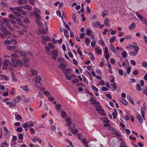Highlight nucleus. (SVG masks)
Returning <instances> with one entry per match:
<instances>
[{
    "label": "nucleus",
    "mask_w": 147,
    "mask_h": 147,
    "mask_svg": "<svg viewBox=\"0 0 147 147\" xmlns=\"http://www.w3.org/2000/svg\"><path fill=\"white\" fill-rule=\"evenodd\" d=\"M11 61L10 65L13 67H15L17 66L21 67L23 65V63L20 60H16L15 59H12Z\"/></svg>",
    "instance_id": "nucleus-1"
},
{
    "label": "nucleus",
    "mask_w": 147,
    "mask_h": 147,
    "mask_svg": "<svg viewBox=\"0 0 147 147\" xmlns=\"http://www.w3.org/2000/svg\"><path fill=\"white\" fill-rule=\"evenodd\" d=\"M41 80V78L40 76H37L34 79L33 81H34L35 82L36 84H39V85L37 86L38 88H40L42 86V84L40 83Z\"/></svg>",
    "instance_id": "nucleus-2"
},
{
    "label": "nucleus",
    "mask_w": 147,
    "mask_h": 147,
    "mask_svg": "<svg viewBox=\"0 0 147 147\" xmlns=\"http://www.w3.org/2000/svg\"><path fill=\"white\" fill-rule=\"evenodd\" d=\"M34 11L33 13L35 17L38 19L40 20L41 18L39 13H38V12H39L40 13V12L39 11V10L36 7H34Z\"/></svg>",
    "instance_id": "nucleus-3"
},
{
    "label": "nucleus",
    "mask_w": 147,
    "mask_h": 147,
    "mask_svg": "<svg viewBox=\"0 0 147 147\" xmlns=\"http://www.w3.org/2000/svg\"><path fill=\"white\" fill-rule=\"evenodd\" d=\"M11 64V63H10L9 60L6 59L3 62L4 65L2 68V69L3 70L7 69L9 67V65H10Z\"/></svg>",
    "instance_id": "nucleus-4"
},
{
    "label": "nucleus",
    "mask_w": 147,
    "mask_h": 147,
    "mask_svg": "<svg viewBox=\"0 0 147 147\" xmlns=\"http://www.w3.org/2000/svg\"><path fill=\"white\" fill-rule=\"evenodd\" d=\"M41 37L42 40V42L44 44H46V42L49 40L50 41H51L50 38L48 36H42Z\"/></svg>",
    "instance_id": "nucleus-5"
},
{
    "label": "nucleus",
    "mask_w": 147,
    "mask_h": 147,
    "mask_svg": "<svg viewBox=\"0 0 147 147\" xmlns=\"http://www.w3.org/2000/svg\"><path fill=\"white\" fill-rule=\"evenodd\" d=\"M22 99V97L20 96L19 95L17 97L13 98V101L14 103H18Z\"/></svg>",
    "instance_id": "nucleus-6"
},
{
    "label": "nucleus",
    "mask_w": 147,
    "mask_h": 147,
    "mask_svg": "<svg viewBox=\"0 0 147 147\" xmlns=\"http://www.w3.org/2000/svg\"><path fill=\"white\" fill-rule=\"evenodd\" d=\"M51 52L53 55V58L55 60H56L57 56V53L54 50H51Z\"/></svg>",
    "instance_id": "nucleus-7"
},
{
    "label": "nucleus",
    "mask_w": 147,
    "mask_h": 147,
    "mask_svg": "<svg viewBox=\"0 0 147 147\" xmlns=\"http://www.w3.org/2000/svg\"><path fill=\"white\" fill-rule=\"evenodd\" d=\"M136 15L138 18H139L141 20L143 21L144 20H145V18H143L141 14L139 13L138 12H136L135 13Z\"/></svg>",
    "instance_id": "nucleus-8"
},
{
    "label": "nucleus",
    "mask_w": 147,
    "mask_h": 147,
    "mask_svg": "<svg viewBox=\"0 0 147 147\" xmlns=\"http://www.w3.org/2000/svg\"><path fill=\"white\" fill-rule=\"evenodd\" d=\"M27 1L26 0H18L17 3L19 5H22L27 3Z\"/></svg>",
    "instance_id": "nucleus-9"
},
{
    "label": "nucleus",
    "mask_w": 147,
    "mask_h": 147,
    "mask_svg": "<svg viewBox=\"0 0 147 147\" xmlns=\"http://www.w3.org/2000/svg\"><path fill=\"white\" fill-rule=\"evenodd\" d=\"M22 8H23L26 10L30 11L32 10V8L30 5H23L22 6Z\"/></svg>",
    "instance_id": "nucleus-10"
},
{
    "label": "nucleus",
    "mask_w": 147,
    "mask_h": 147,
    "mask_svg": "<svg viewBox=\"0 0 147 147\" xmlns=\"http://www.w3.org/2000/svg\"><path fill=\"white\" fill-rule=\"evenodd\" d=\"M30 71L32 74V75H31V76H33L34 75L36 76L38 74V72L35 69H31Z\"/></svg>",
    "instance_id": "nucleus-11"
},
{
    "label": "nucleus",
    "mask_w": 147,
    "mask_h": 147,
    "mask_svg": "<svg viewBox=\"0 0 147 147\" xmlns=\"http://www.w3.org/2000/svg\"><path fill=\"white\" fill-rule=\"evenodd\" d=\"M31 139L32 140V141L34 142H35L37 141L40 143H42L41 140L40 138L34 137L33 139Z\"/></svg>",
    "instance_id": "nucleus-12"
},
{
    "label": "nucleus",
    "mask_w": 147,
    "mask_h": 147,
    "mask_svg": "<svg viewBox=\"0 0 147 147\" xmlns=\"http://www.w3.org/2000/svg\"><path fill=\"white\" fill-rule=\"evenodd\" d=\"M39 30L40 32L43 34H46L48 31V28H47V29L45 30L44 29L40 28L39 29Z\"/></svg>",
    "instance_id": "nucleus-13"
},
{
    "label": "nucleus",
    "mask_w": 147,
    "mask_h": 147,
    "mask_svg": "<svg viewBox=\"0 0 147 147\" xmlns=\"http://www.w3.org/2000/svg\"><path fill=\"white\" fill-rule=\"evenodd\" d=\"M136 117L140 123H142L143 122V119L140 114L137 113L136 115Z\"/></svg>",
    "instance_id": "nucleus-14"
},
{
    "label": "nucleus",
    "mask_w": 147,
    "mask_h": 147,
    "mask_svg": "<svg viewBox=\"0 0 147 147\" xmlns=\"http://www.w3.org/2000/svg\"><path fill=\"white\" fill-rule=\"evenodd\" d=\"M117 112L116 109H114V112L112 113L113 118L114 119H116L117 118Z\"/></svg>",
    "instance_id": "nucleus-15"
},
{
    "label": "nucleus",
    "mask_w": 147,
    "mask_h": 147,
    "mask_svg": "<svg viewBox=\"0 0 147 147\" xmlns=\"http://www.w3.org/2000/svg\"><path fill=\"white\" fill-rule=\"evenodd\" d=\"M7 49L9 51H13L16 49V47L14 46H9L7 47Z\"/></svg>",
    "instance_id": "nucleus-16"
},
{
    "label": "nucleus",
    "mask_w": 147,
    "mask_h": 147,
    "mask_svg": "<svg viewBox=\"0 0 147 147\" xmlns=\"http://www.w3.org/2000/svg\"><path fill=\"white\" fill-rule=\"evenodd\" d=\"M110 49L115 54L116 53V51L113 45L111 44L110 45Z\"/></svg>",
    "instance_id": "nucleus-17"
},
{
    "label": "nucleus",
    "mask_w": 147,
    "mask_h": 147,
    "mask_svg": "<svg viewBox=\"0 0 147 147\" xmlns=\"http://www.w3.org/2000/svg\"><path fill=\"white\" fill-rule=\"evenodd\" d=\"M63 71L66 76L68 75L70 73V71H71V69H67L65 70H63Z\"/></svg>",
    "instance_id": "nucleus-18"
},
{
    "label": "nucleus",
    "mask_w": 147,
    "mask_h": 147,
    "mask_svg": "<svg viewBox=\"0 0 147 147\" xmlns=\"http://www.w3.org/2000/svg\"><path fill=\"white\" fill-rule=\"evenodd\" d=\"M119 100L121 103L125 105H127L128 104V102L125 99L121 98L119 99Z\"/></svg>",
    "instance_id": "nucleus-19"
},
{
    "label": "nucleus",
    "mask_w": 147,
    "mask_h": 147,
    "mask_svg": "<svg viewBox=\"0 0 147 147\" xmlns=\"http://www.w3.org/2000/svg\"><path fill=\"white\" fill-rule=\"evenodd\" d=\"M95 52L98 54H100L102 52L101 49H99L98 47H96L95 49Z\"/></svg>",
    "instance_id": "nucleus-20"
},
{
    "label": "nucleus",
    "mask_w": 147,
    "mask_h": 147,
    "mask_svg": "<svg viewBox=\"0 0 147 147\" xmlns=\"http://www.w3.org/2000/svg\"><path fill=\"white\" fill-rule=\"evenodd\" d=\"M109 19L108 18H106L105 19L104 22V24L106 26L108 27L109 25Z\"/></svg>",
    "instance_id": "nucleus-21"
},
{
    "label": "nucleus",
    "mask_w": 147,
    "mask_h": 147,
    "mask_svg": "<svg viewBox=\"0 0 147 147\" xmlns=\"http://www.w3.org/2000/svg\"><path fill=\"white\" fill-rule=\"evenodd\" d=\"M65 77L67 79L71 80L72 78H75V76L73 74H71L69 76H66Z\"/></svg>",
    "instance_id": "nucleus-22"
},
{
    "label": "nucleus",
    "mask_w": 147,
    "mask_h": 147,
    "mask_svg": "<svg viewBox=\"0 0 147 147\" xmlns=\"http://www.w3.org/2000/svg\"><path fill=\"white\" fill-rule=\"evenodd\" d=\"M127 99L131 102V103L132 105H134V103L133 102V100L132 99V98L131 97V96L129 95H127Z\"/></svg>",
    "instance_id": "nucleus-23"
},
{
    "label": "nucleus",
    "mask_w": 147,
    "mask_h": 147,
    "mask_svg": "<svg viewBox=\"0 0 147 147\" xmlns=\"http://www.w3.org/2000/svg\"><path fill=\"white\" fill-rule=\"evenodd\" d=\"M90 101L92 102V104L93 105H98V102H97L96 100L93 98H91Z\"/></svg>",
    "instance_id": "nucleus-24"
},
{
    "label": "nucleus",
    "mask_w": 147,
    "mask_h": 147,
    "mask_svg": "<svg viewBox=\"0 0 147 147\" xmlns=\"http://www.w3.org/2000/svg\"><path fill=\"white\" fill-rule=\"evenodd\" d=\"M10 57L12 58V59H18L19 57L16 54H11L10 56Z\"/></svg>",
    "instance_id": "nucleus-25"
},
{
    "label": "nucleus",
    "mask_w": 147,
    "mask_h": 147,
    "mask_svg": "<svg viewBox=\"0 0 147 147\" xmlns=\"http://www.w3.org/2000/svg\"><path fill=\"white\" fill-rule=\"evenodd\" d=\"M59 67L61 69H64L66 67L65 65L63 63H61L59 64Z\"/></svg>",
    "instance_id": "nucleus-26"
},
{
    "label": "nucleus",
    "mask_w": 147,
    "mask_h": 147,
    "mask_svg": "<svg viewBox=\"0 0 147 147\" xmlns=\"http://www.w3.org/2000/svg\"><path fill=\"white\" fill-rule=\"evenodd\" d=\"M136 27V24L135 23H133L131 24L129 28L130 30H132L134 28Z\"/></svg>",
    "instance_id": "nucleus-27"
},
{
    "label": "nucleus",
    "mask_w": 147,
    "mask_h": 147,
    "mask_svg": "<svg viewBox=\"0 0 147 147\" xmlns=\"http://www.w3.org/2000/svg\"><path fill=\"white\" fill-rule=\"evenodd\" d=\"M98 44L99 45L103 46L105 45V43L103 40L100 39L98 40Z\"/></svg>",
    "instance_id": "nucleus-28"
},
{
    "label": "nucleus",
    "mask_w": 147,
    "mask_h": 147,
    "mask_svg": "<svg viewBox=\"0 0 147 147\" xmlns=\"http://www.w3.org/2000/svg\"><path fill=\"white\" fill-rule=\"evenodd\" d=\"M13 13L16 16L20 17H21V14L18 12L13 11Z\"/></svg>",
    "instance_id": "nucleus-29"
},
{
    "label": "nucleus",
    "mask_w": 147,
    "mask_h": 147,
    "mask_svg": "<svg viewBox=\"0 0 147 147\" xmlns=\"http://www.w3.org/2000/svg\"><path fill=\"white\" fill-rule=\"evenodd\" d=\"M71 119L69 117H67L66 119V121L68 123L67 125L69 126L71 124Z\"/></svg>",
    "instance_id": "nucleus-30"
},
{
    "label": "nucleus",
    "mask_w": 147,
    "mask_h": 147,
    "mask_svg": "<svg viewBox=\"0 0 147 147\" xmlns=\"http://www.w3.org/2000/svg\"><path fill=\"white\" fill-rule=\"evenodd\" d=\"M22 6H18L15 7V9L18 12H21L22 10Z\"/></svg>",
    "instance_id": "nucleus-31"
},
{
    "label": "nucleus",
    "mask_w": 147,
    "mask_h": 147,
    "mask_svg": "<svg viewBox=\"0 0 147 147\" xmlns=\"http://www.w3.org/2000/svg\"><path fill=\"white\" fill-rule=\"evenodd\" d=\"M6 104L7 105H10V106H12L13 107H14L16 106V104L14 103H13L12 102H6Z\"/></svg>",
    "instance_id": "nucleus-32"
},
{
    "label": "nucleus",
    "mask_w": 147,
    "mask_h": 147,
    "mask_svg": "<svg viewBox=\"0 0 147 147\" xmlns=\"http://www.w3.org/2000/svg\"><path fill=\"white\" fill-rule=\"evenodd\" d=\"M61 116L63 118L67 117V113L64 111H61Z\"/></svg>",
    "instance_id": "nucleus-33"
},
{
    "label": "nucleus",
    "mask_w": 147,
    "mask_h": 147,
    "mask_svg": "<svg viewBox=\"0 0 147 147\" xmlns=\"http://www.w3.org/2000/svg\"><path fill=\"white\" fill-rule=\"evenodd\" d=\"M116 39V37L113 36L111 37L109 40V42L110 43H112Z\"/></svg>",
    "instance_id": "nucleus-34"
},
{
    "label": "nucleus",
    "mask_w": 147,
    "mask_h": 147,
    "mask_svg": "<svg viewBox=\"0 0 147 147\" xmlns=\"http://www.w3.org/2000/svg\"><path fill=\"white\" fill-rule=\"evenodd\" d=\"M64 34L66 37V38H67L69 37V34H68V31L66 30V29H65L64 30Z\"/></svg>",
    "instance_id": "nucleus-35"
},
{
    "label": "nucleus",
    "mask_w": 147,
    "mask_h": 147,
    "mask_svg": "<svg viewBox=\"0 0 147 147\" xmlns=\"http://www.w3.org/2000/svg\"><path fill=\"white\" fill-rule=\"evenodd\" d=\"M7 30V28L6 27L4 26H2L1 28V30L3 32V33Z\"/></svg>",
    "instance_id": "nucleus-36"
},
{
    "label": "nucleus",
    "mask_w": 147,
    "mask_h": 147,
    "mask_svg": "<svg viewBox=\"0 0 147 147\" xmlns=\"http://www.w3.org/2000/svg\"><path fill=\"white\" fill-rule=\"evenodd\" d=\"M20 54L21 56L23 57L26 56L27 55L26 53L22 51H20Z\"/></svg>",
    "instance_id": "nucleus-37"
},
{
    "label": "nucleus",
    "mask_w": 147,
    "mask_h": 147,
    "mask_svg": "<svg viewBox=\"0 0 147 147\" xmlns=\"http://www.w3.org/2000/svg\"><path fill=\"white\" fill-rule=\"evenodd\" d=\"M23 90L26 92H28L29 91V90L28 89V87L27 86H25L22 88Z\"/></svg>",
    "instance_id": "nucleus-38"
},
{
    "label": "nucleus",
    "mask_w": 147,
    "mask_h": 147,
    "mask_svg": "<svg viewBox=\"0 0 147 147\" xmlns=\"http://www.w3.org/2000/svg\"><path fill=\"white\" fill-rule=\"evenodd\" d=\"M122 56L124 58L126 57L127 53L125 51H124L121 54Z\"/></svg>",
    "instance_id": "nucleus-39"
},
{
    "label": "nucleus",
    "mask_w": 147,
    "mask_h": 147,
    "mask_svg": "<svg viewBox=\"0 0 147 147\" xmlns=\"http://www.w3.org/2000/svg\"><path fill=\"white\" fill-rule=\"evenodd\" d=\"M142 91H143L144 93L146 94V95H147V86H145L144 88V90H142Z\"/></svg>",
    "instance_id": "nucleus-40"
},
{
    "label": "nucleus",
    "mask_w": 147,
    "mask_h": 147,
    "mask_svg": "<svg viewBox=\"0 0 147 147\" xmlns=\"http://www.w3.org/2000/svg\"><path fill=\"white\" fill-rule=\"evenodd\" d=\"M90 40L89 38L86 37L85 38V42L86 44H88L90 42Z\"/></svg>",
    "instance_id": "nucleus-41"
},
{
    "label": "nucleus",
    "mask_w": 147,
    "mask_h": 147,
    "mask_svg": "<svg viewBox=\"0 0 147 147\" xmlns=\"http://www.w3.org/2000/svg\"><path fill=\"white\" fill-rule=\"evenodd\" d=\"M76 127V125L75 124L73 123L69 127V129L70 130H73Z\"/></svg>",
    "instance_id": "nucleus-42"
},
{
    "label": "nucleus",
    "mask_w": 147,
    "mask_h": 147,
    "mask_svg": "<svg viewBox=\"0 0 147 147\" xmlns=\"http://www.w3.org/2000/svg\"><path fill=\"white\" fill-rule=\"evenodd\" d=\"M37 24H38V26L40 27H42L43 26V25L42 23L39 20H38L37 21Z\"/></svg>",
    "instance_id": "nucleus-43"
},
{
    "label": "nucleus",
    "mask_w": 147,
    "mask_h": 147,
    "mask_svg": "<svg viewBox=\"0 0 147 147\" xmlns=\"http://www.w3.org/2000/svg\"><path fill=\"white\" fill-rule=\"evenodd\" d=\"M88 55L90 56V59L92 61L94 60L95 59V58L94 55L91 53L88 54Z\"/></svg>",
    "instance_id": "nucleus-44"
},
{
    "label": "nucleus",
    "mask_w": 147,
    "mask_h": 147,
    "mask_svg": "<svg viewBox=\"0 0 147 147\" xmlns=\"http://www.w3.org/2000/svg\"><path fill=\"white\" fill-rule=\"evenodd\" d=\"M0 4L1 5H2L3 7H7V5L5 3L1 1L0 3Z\"/></svg>",
    "instance_id": "nucleus-45"
},
{
    "label": "nucleus",
    "mask_w": 147,
    "mask_h": 147,
    "mask_svg": "<svg viewBox=\"0 0 147 147\" xmlns=\"http://www.w3.org/2000/svg\"><path fill=\"white\" fill-rule=\"evenodd\" d=\"M72 18L73 20L74 21V22H76V14L74 13H73L72 15Z\"/></svg>",
    "instance_id": "nucleus-46"
},
{
    "label": "nucleus",
    "mask_w": 147,
    "mask_h": 147,
    "mask_svg": "<svg viewBox=\"0 0 147 147\" xmlns=\"http://www.w3.org/2000/svg\"><path fill=\"white\" fill-rule=\"evenodd\" d=\"M108 13V11H103L102 14V16L103 17L106 16V15Z\"/></svg>",
    "instance_id": "nucleus-47"
},
{
    "label": "nucleus",
    "mask_w": 147,
    "mask_h": 147,
    "mask_svg": "<svg viewBox=\"0 0 147 147\" xmlns=\"http://www.w3.org/2000/svg\"><path fill=\"white\" fill-rule=\"evenodd\" d=\"M73 83L76 84L78 83L79 82V81L78 79H75L72 80Z\"/></svg>",
    "instance_id": "nucleus-48"
},
{
    "label": "nucleus",
    "mask_w": 147,
    "mask_h": 147,
    "mask_svg": "<svg viewBox=\"0 0 147 147\" xmlns=\"http://www.w3.org/2000/svg\"><path fill=\"white\" fill-rule=\"evenodd\" d=\"M9 18L11 19H14L15 18V17L14 16V15L12 14H10L9 16Z\"/></svg>",
    "instance_id": "nucleus-49"
},
{
    "label": "nucleus",
    "mask_w": 147,
    "mask_h": 147,
    "mask_svg": "<svg viewBox=\"0 0 147 147\" xmlns=\"http://www.w3.org/2000/svg\"><path fill=\"white\" fill-rule=\"evenodd\" d=\"M9 42H10L9 40H6L4 41L3 43L5 45H10Z\"/></svg>",
    "instance_id": "nucleus-50"
},
{
    "label": "nucleus",
    "mask_w": 147,
    "mask_h": 147,
    "mask_svg": "<svg viewBox=\"0 0 147 147\" xmlns=\"http://www.w3.org/2000/svg\"><path fill=\"white\" fill-rule=\"evenodd\" d=\"M108 89L105 87L103 86L101 88V91H108Z\"/></svg>",
    "instance_id": "nucleus-51"
},
{
    "label": "nucleus",
    "mask_w": 147,
    "mask_h": 147,
    "mask_svg": "<svg viewBox=\"0 0 147 147\" xmlns=\"http://www.w3.org/2000/svg\"><path fill=\"white\" fill-rule=\"evenodd\" d=\"M96 25L98 26L100 28H102L104 26V25H100V22L99 21H97L96 23Z\"/></svg>",
    "instance_id": "nucleus-52"
},
{
    "label": "nucleus",
    "mask_w": 147,
    "mask_h": 147,
    "mask_svg": "<svg viewBox=\"0 0 147 147\" xmlns=\"http://www.w3.org/2000/svg\"><path fill=\"white\" fill-rule=\"evenodd\" d=\"M56 108L57 110L60 111L61 108V105L60 104H57L56 105Z\"/></svg>",
    "instance_id": "nucleus-53"
},
{
    "label": "nucleus",
    "mask_w": 147,
    "mask_h": 147,
    "mask_svg": "<svg viewBox=\"0 0 147 147\" xmlns=\"http://www.w3.org/2000/svg\"><path fill=\"white\" fill-rule=\"evenodd\" d=\"M43 93L45 95H47V96H50L51 95L50 93L48 91H44L43 92Z\"/></svg>",
    "instance_id": "nucleus-54"
},
{
    "label": "nucleus",
    "mask_w": 147,
    "mask_h": 147,
    "mask_svg": "<svg viewBox=\"0 0 147 147\" xmlns=\"http://www.w3.org/2000/svg\"><path fill=\"white\" fill-rule=\"evenodd\" d=\"M4 34L6 35H10L11 34V32L7 31V30L4 33Z\"/></svg>",
    "instance_id": "nucleus-55"
},
{
    "label": "nucleus",
    "mask_w": 147,
    "mask_h": 147,
    "mask_svg": "<svg viewBox=\"0 0 147 147\" xmlns=\"http://www.w3.org/2000/svg\"><path fill=\"white\" fill-rule=\"evenodd\" d=\"M137 54V52H132L129 53V54L131 56H135Z\"/></svg>",
    "instance_id": "nucleus-56"
},
{
    "label": "nucleus",
    "mask_w": 147,
    "mask_h": 147,
    "mask_svg": "<svg viewBox=\"0 0 147 147\" xmlns=\"http://www.w3.org/2000/svg\"><path fill=\"white\" fill-rule=\"evenodd\" d=\"M23 61L24 63H26L29 62V60L28 58H26L23 59Z\"/></svg>",
    "instance_id": "nucleus-57"
},
{
    "label": "nucleus",
    "mask_w": 147,
    "mask_h": 147,
    "mask_svg": "<svg viewBox=\"0 0 147 147\" xmlns=\"http://www.w3.org/2000/svg\"><path fill=\"white\" fill-rule=\"evenodd\" d=\"M87 13L88 14H90L91 13V10L88 6L87 7Z\"/></svg>",
    "instance_id": "nucleus-58"
},
{
    "label": "nucleus",
    "mask_w": 147,
    "mask_h": 147,
    "mask_svg": "<svg viewBox=\"0 0 147 147\" xmlns=\"http://www.w3.org/2000/svg\"><path fill=\"white\" fill-rule=\"evenodd\" d=\"M92 90H95L96 92H98V89L94 86H92Z\"/></svg>",
    "instance_id": "nucleus-59"
},
{
    "label": "nucleus",
    "mask_w": 147,
    "mask_h": 147,
    "mask_svg": "<svg viewBox=\"0 0 147 147\" xmlns=\"http://www.w3.org/2000/svg\"><path fill=\"white\" fill-rule=\"evenodd\" d=\"M48 46L50 48H51L52 49H54V45L52 44V43H49L48 44Z\"/></svg>",
    "instance_id": "nucleus-60"
},
{
    "label": "nucleus",
    "mask_w": 147,
    "mask_h": 147,
    "mask_svg": "<svg viewBox=\"0 0 147 147\" xmlns=\"http://www.w3.org/2000/svg\"><path fill=\"white\" fill-rule=\"evenodd\" d=\"M77 52L80 56H82V53L81 51L80 50V48L79 47L78 48V50L77 51Z\"/></svg>",
    "instance_id": "nucleus-61"
},
{
    "label": "nucleus",
    "mask_w": 147,
    "mask_h": 147,
    "mask_svg": "<svg viewBox=\"0 0 147 147\" xmlns=\"http://www.w3.org/2000/svg\"><path fill=\"white\" fill-rule=\"evenodd\" d=\"M22 130V128L21 127H18L16 129V131L19 132H21Z\"/></svg>",
    "instance_id": "nucleus-62"
},
{
    "label": "nucleus",
    "mask_w": 147,
    "mask_h": 147,
    "mask_svg": "<svg viewBox=\"0 0 147 147\" xmlns=\"http://www.w3.org/2000/svg\"><path fill=\"white\" fill-rule=\"evenodd\" d=\"M136 88L139 91H140L141 90V88L140 85L138 84L137 85Z\"/></svg>",
    "instance_id": "nucleus-63"
},
{
    "label": "nucleus",
    "mask_w": 147,
    "mask_h": 147,
    "mask_svg": "<svg viewBox=\"0 0 147 147\" xmlns=\"http://www.w3.org/2000/svg\"><path fill=\"white\" fill-rule=\"evenodd\" d=\"M133 47L136 51H137L139 50V48L137 45H134L133 46Z\"/></svg>",
    "instance_id": "nucleus-64"
}]
</instances>
